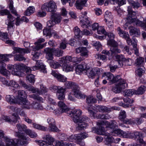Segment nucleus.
Wrapping results in <instances>:
<instances>
[{
  "label": "nucleus",
  "mask_w": 146,
  "mask_h": 146,
  "mask_svg": "<svg viewBox=\"0 0 146 146\" xmlns=\"http://www.w3.org/2000/svg\"><path fill=\"white\" fill-rule=\"evenodd\" d=\"M104 75L106 76V78L111 83L117 82L115 86L112 88V90L115 93H120L127 87L126 80L121 78L119 76L114 77L112 74L110 72L105 73Z\"/></svg>",
  "instance_id": "nucleus-1"
},
{
  "label": "nucleus",
  "mask_w": 146,
  "mask_h": 146,
  "mask_svg": "<svg viewBox=\"0 0 146 146\" xmlns=\"http://www.w3.org/2000/svg\"><path fill=\"white\" fill-rule=\"evenodd\" d=\"M88 110L89 113L90 115L93 117H95V113L93 110H98L99 112H110L111 111L115 110H120L119 108L115 106L112 107L110 108H108L104 106H98L95 105V106H92L91 105L89 106L87 108Z\"/></svg>",
  "instance_id": "nucleus-2"
},
{
  "label": "nucleus",
  "mask_w": 146,
  "mask_h": 146,
  "mask_svg": "<svg viewBox=\"0 0 146 146\" xmlns=\"http://www.w3.org/2000/svg\"><path fill=\"white\" fill-rule=\"evenodd\" d=\"M56 5L55 2L53 1H50L49 2L45 3L41 7V11H38L37 16L39 17H43L46 15V13L44 11L53 12L56 11Z\"/></svg>",
  "instance_id": "nucleus-3"
},
{
  "label": "nucleus",
  "mask_w": 146,
  "mask_h": 146,
  "mask_svg": "<svg viewBox=\"0 0 146 146\" xmlns=\"http://www.w3.org/2000/svg\"><path fill=\"white\" fill-rule=\"evenodd\" d=\"M107 44L111 46L110 51L104 50L102 51V53L108 55L109 58L111 59L113 57V54H116L121 52V50L117 47V44L115 40H109Z\"/></svg>",
  "instance_id": "nucleus-4"
},
{
  "label": "nucleus",
  "mask_w": 146,
  "mask_h": 146,
  "mask_svg": "<svg viewBox=\"0 0 146 146\" xmlns=\"http://www.w3.org/2000/svg\"><path fill=\"white\" fill-rule=\"evenodd\" d=\"M16 127L18 130V132L15 133V136L18 137L23 144H27L28 143V137L20 133L22 131H24L25 132V131L27 129V126L24 124L19 123L16 125Z\"/></svg>",
  "instance_id": "nucleus-5"
},
{
  "label": "nucleus",
  "mask_w": 146,
  "mask_h": 146,
  "mask_svg": "<svg viewBox=\"0 0 146 146\" xmlns=\"http://www.w3.org/2000/svg\"><path fill=\"white\" fill-rule=\"evenodd\" d=\"M19 83L24 88L29 91H32L33 93H36L39 95H41L45 94L47 91L46 88L42 85H40V90H39L38 89L35 88L33 86H30L27 85L21 79L19 80Z\"/></svg>",
  "instance_id": "nucleus-6"
},
{
  "label": "nucleus",
  "mask_w": 146,
  "mask_h": 146,
  "mask_svg": "<svg viewBox=\"0 0 146 146\" xmlns=\"http://www.w3.org/2000/svg\"><path fill=\"white\" fill-rule=\"evenodd\" d=\"M7 15L8 20L6 21V24L7 25L8 31H13V27L14 25L13 21L15 19L10 14L9 11L7 9L2 10L0 11V15Z\"/></svg>",
  "instance_id": "nucleus-7"
},
{
  "label": "nucleus",
  "mask_w": 146,
  "mask_h": 146,
  "mask_svg": "<svg viewBox=\"0 0 146 146\" xmlns=\"http://www.w3.org/2000/svg\"><path fill=\"white\" fill-rule=\"evenodd\" d=\"M13 50L14 51L13 52V54H15V53H18L21 54H16L15 57V60L19 61L25 60H26L25 58L23 56L22 54L28 53L30 52V50L28 49H26L19 47H14L13 48Z\"/></svg>",
  "instance_id": "nucleus-8"
},
{
  "label": "nucleus",
  "mask_w": 146,
  "mask_h": 146,
  "mask_svg": "<svg viewBox=\"0 0 146 146\" xmlns=\"http://www.w3.org/2000/svg\"><path fill=\"white\" fill-rule=\"evenodd\" d=\"M130 9V7H129L128 9L129 15L128 20L129 23L132 24L134 25H136L143 27L145 30L146 31V24L143 23L142 21L139 20L138 19H133L132 18V17L131 16V14H133V15H135L136 14V12L131 13V11H130L131 10Z\"/></svg>",
  "instance_id": "nucleus-9"
},
{
  "label": "nucleus",
  "mask_w": 146,
  "mask_h": 146,
  "mask_svg": "<svg viewBox=\"0 0 146 146\" xmlns=\"http://www.w3.org/2000/svg\"><path fill=\"white\" fill-rule=\"evenodd\" d=\"M62 18L60 15L56 13L52 14L51 17V19L47 23L48 27H52L56 24H58L60 23Z\"/></svg>",
  "instance_id": "nucleus-10"
},
{
  "label": "nucleus",
  "mask_w": 146,
  "mask_h": 146,
  "mask_svg": "<svg viewBox=\"0 0 146 146\" xmlns=\"http://www.w3.org/2000/svg\"><path fill=\"white\" fill-rule=\"evenodd\" d=\"M87 13L86 11L82 12L81 13V15L80 18V21L81 27L83 28H87L91 25L88 18L86 16Z\"/></svg>",
  "instance_id": "nucleus-11"
},
{
  "label": "nucleus",
  "mask_w": 146,
  "mask_h": 146,
  "mask_svg": "<svg viewBox=\"0 0 146 146\" xmlns=\"http://www.w3.org/2000/svg\"><path fill=\"white\" fill-rule=\"evenodd\" d=\"M67 113L69 116H73L72 120L74 122H78L79 119L82 118V117H80L82 114V111L79 109L75 110L73 111H68Z\"/></svg>",
  "instance_id": "nucleus-12"
},
{
  "label": "nucleus",
  "mask_w": 146,
  "mask_h": 146,
  "mask_svg": "<svg viewBox=\"0 0 146 146\" xmlns=\"http://www.w3.org/2000/svg\"><path fill=\"white\" fill-rule=\"evenodd\" d=\"M89 119L85 116H82V118L79 119L78 122H76L78 124L76 129L78 130H81L84 129L87 126V124L86 122L89 121Z\"/></svg>",
  "instance_id": "nucleus-13"
},
{
  "label": "nucleus",
  "mask_w": 146,
  "mask_h": 146,
  "mask_svg": "<svg viewBox=\"0 0 146 146\" xmlns=\"http://www.w3.org/2000/svg\"><path fill=\"white\" fill-rule=\"evenodd\" d=\"M88 134L85 133L75 135V142L80 145L83 146L85 144L82 140L88 137Z\"/></svg>",
  "instance_id": "nucleus-14"
},
{
  "label": "nucleus",
  "mask_w": 146,
  "mask_h": 146,
  "mask_svg": "<svg viewBox=\"0 0 146 146\" xmlns=\"http://www.w3.org/2000/svg\"><path fill=\"white\" fill-rule=\"evenodd\" d=\"M128 2H129V3L130 4V5H131V6H129L128 7L127 11L128 12V14L127 16V20L128 22L129 23V21H128V20L129 15V11H128V9H129V7H130V9H130L131 10L130 11H131V13H133V12H136V14H137V11H132V9H131V6H132L133 7V8H134V9H137L139 7L140 4L138 2H135L134 1H132L131 0H130ZM136 15H136H135L134 16V15H133V14H131V16L132 17V18L133 19H137V18H135L134 17L135 16V15Z\"/></svg>",
  "instance_id": "nucleus-15"
},
{
  "label": "nucleus",
  "mask_w": 146,
  "mask_h": 146,
  "mask_svg": "<svg viewBox=\"0 0 146 146\" xmlns=\"http://www.w3.org/2000/svg\"><path fill=\"white\" fill-rule=\"evenodd\" d=\"M125 39L128 45H131L133 46L135 54L137 56H138L139 50L137 47V40H135L134 38H133V40H131L129 36Z\"/></svg>",
  "instance_id": "nucleus-16"
},
{
  "label": "nucleus",
  "mask_w": 146,
  "mask_h": 146,
  "mask_svg": "<svg viewBox=\"0 0 146 146\" xmlns=\"http://www.w3.org/2000/svg\"><path fill=\"white\" fill-rule=\"evenodd\" d=\"M0 81L3 83V84L7 86H10L15 88H18L20 87L17 82L14 80H11L9 82L4 78L0 77Z\"/></svg>",
  "instance_id": "nucleus-17"
},
{
  "label": "nucleus",
  "mask_w": 146,
  "mask_h": 146,
  "mask_svg": "<svg viewBox=\"0 0 146 146\" xmlns=\"http://www.w3.org/2000/svg\"><path fill=\"white\" fill-rule=\"evenodd\" d=\"M98 124L103 125H105L106 127L111 129V131L117 127V124L115 121H112L111 123L106 121H102L101 122L98 123Z\"/></svg>",
  "instance_id": "nucleus-18"
},
{
  "label": "nucleus",
  "mask_w": 146,
  "mask_h": 146,
  "mask_svg": "<svg viewBox=\"0 0 146 146\" xmlns=\"http://www.w3.org/2000/svg\"><path fill=\"white\" fill-rule=\"evenodd\" d=\"M9 55L0 54V70L5 68L6 64L4 62L9 60Z\"/></svg>",
  "instance_id": "nucleus-19"
},
{
  "label": "nucleus",
  "mask_w": 146,
  "mask_h": 146,
  "mask_svg": "<svg viewBox=\"0 0 146 146\" xmlns=\"http://www.w3.org/2000/svg\"><path fill=\"white\" fill-rule=\"evenodd\" d=\"M13 116H14L15 119H11L9 117L7 116H3L2 117V119L5 120L6 122L9 123H15L17 121H19V120L20 119V118L17 114L14 113L13 114Z\"/></svg>",
  "instance_id": "nucleus-20"
},
{
  "label": "nucleus",
  "mask_w": 146,
  "mask_h": 146,
  "mask_svg": "<svg viewBox=\"0 0 146 146\" xmlns=\"http://www.w3.org/2000/svg\"><path fill=\"white\" fill-rule=\"evenodd\" d=\"M33 70H35L38 69H40L41 72L44 73H46L45 67L42 63L40 61H38L36 62V64L35 66L32 67Z\"/></svg>",
  "instance_id": "nucleus-21"
},
{
  "label": "nucleus",
  "mask_w": 146,
  "mask_h": 146,
  "mask_svg": "<svg viewBox=\"0 0 146 146\" xmlns=\"http://www.w3.org/2000/svg\"><path fill=\"white\" fill-rule=\"evenodd\" d=\"M131 137L132 138L135 137L137 140H139V143H141V146H146V144L143 141L142 139V135L141 133L138 132H135L133 135L131 134Z\"/></svg>",
  "instance_id": "nucleus-22"
},
{
  "label": "nucleus",
  "mask_w": 146,
  "mask_h": 146,
  "mask_svg": "<svg viewBox=\"0 0 146 146\" xmlns=\"http://www.w3.org/2000/svg\"><path fill=\"white\" fill-rule=\"evenodd\" d=\"M18 95L16 96L17 100V103H20L21 102L23 101L24 99H26L25 98L26 97V95L25 92L23 90H19L17 92Z\"/></svg>",
  "instance_id": "nucleus-23"
},
{
  "label": "nucleus",
  "mask_w": 146,
  "mask_h": 146,
  "mask_svg": "<svg viewBox=\"0 0 146 146\" xmlns=\"http://www.w3.org/2000/svg\"><path fill=\"white\" fill-rule=\"evenodd\" d=\"M54 48H46L44 49V52L46 54V58L48 60H52L53 59V55Z\"/></svg>",
  "instance_id": "nucleus-24"
},
{
  "label": "nucleus",
  "mask_w": 146,
  "mask_h": 146,
  "mask_svg": "<svg viewBox=\"0 0 146 146\" xmlns=\"http://www.w3.org/2000/svg\"><path fill=\"white\" fill-rule=\"evenodd\" d=\"M0 38L2 40L6 41V43L10 45H14L15 43L13 41L8 39L7 33L0 32Z\"/></svg>",
  "instance_id": "nucleus-25"
},
{
  "label": "nucleus",
  "mask_w": 146,
  "mask_h": 146,
  "mask_svg": "<svg viewBox=\"0 0 146 146\" xmlns=\"http://www.w3.org/2000/svg\"><path fill=\"white\" fill-rule=\"evenodd\" d=\"M143 121V120L141 118H137L134 120L126 119L123 121V122L127 124L136 123L137 125H139Z\"/></svg>",
  "instance_id": "nucleus-26"
},
{
  "label": "nucleus",
  "mask_w": 146,
  "mask_h": 146,
  "mask_svg": "<svg viewBox=\"0 0 146 146\" xmlns=\"http://www.w3.org/2000/svg\"><path fill=\"white\" fill-rule=\"evenodd\" d=\"M51 74L56 78L60 82H65L66 81V78L60 74H57L54 71H52Z\"/></svg>",
  "instance_id": "nucleus-27"
},
{
  "label": "nucleus",
  "mask_w": 146,
  "mask_h": 146,
  "mask_svg": "<svg viewBox=\"0 0 146 146\" xmlns=\"http://www.w3.org/2000/svg\"><path fill=\"white\" fill-rule=\"evenodd\" d=\"M106 134L105 135L106 139L105 143L107 145L111 146L110 144L113 142L114 138L112 137L111 134L109 133H106Z\"/></svg>",
  "instance_id": "nucleus-28"
},
{
  "label": "nucleus",
  "mask_w": 146,
  "mask_h": 146,
  "mask_svg": "<svg viewBox=\"0 0 146 146\" xmlns=\"http://www.w3.org/2000/svg\"><path fill=\"white\" fill-rule=\"evenodd\" d=\"M58 106L60 108V111L61 113L68 112V111L69 109L63 102L61 101L59 102Z\"/></svg>",
  "instance_id": "nucleus-29"
},
{
  "label": "nucleus",
  "mask_w": 146,
  "mask_h": 146,
  "mask_svg": "<svg viewBox=\"0 0 146 146\" xmlns=\"http://www.w3.org/2000/svg\"><path fill=\"white\" fill-rule=\"evenodd\" d=\"M78 88H75L72 90V92L74 96L76 98L79 99H83L85 98V96L82 94Z\"/></svg>",
  "instance_id": "nucleus-30"
},
{
  "label": "nucleus",
  "mask_w": 146,
  "mask_h": 146,
  "mask_svg": "<svg viewBox=\"0 0 146 146\" xmlns=\"http://www.w3.org/2000/svg\"><path fill=\"white\" fill-rule=\"evenodd\" d=\"M2 138L6 142V144L7 143L9 144V143H11V142L13 141V139H10L7 137L5 136L3 131L2 130H0V139H1ZM0 141H1L2 142V144L1 145V146H2L3 145V143L1 140H0Z\"/></svg>",
  "instance_id": "nucleus-31"
},
{
  "label": "nucleus",
  "mask_w": 146,
  "mask_h": 146,
  "mask_svg": "<svg viewBox=\"0 0 146 146\" xmlns=\"http://www.w3.org/2000/svg\"><path fill=\"white\" fill-rule=\"evenodd\" d=\"M65 82L64 86L66 88H71L73 90L75 88H79L78 85L76 83L69 81H66Z\"/></svg>",
  "instance_id": "nucleus-32"
},
{
  "label": "nucleus",
  "mask_w": 146,
  "mask_h": 146,
  "mask_svg": "<svg viewBox=\"0 0 146 146\" xmlns=\"http://www.w3.org/2000/svg\"><path fill=\"white\" fill-rule=\"evenodd\" d=\"M76 51L77 53H81L82 56H86L88 55V51L86 47H79L76 48Z\"/></svg>",
  "instance_id": "nucleus-33"
},
{
  "label": "nucleus",
  "mask_w": 146,
  "mask_h": 146,
  "mask_svg": "<svg viewBox=\"0 0 146 146\" xmlns=\"http://www.w3.org/2000/svg\"><path fill=\"white\" fill-rule=\"evenodd\" d=\"M86 2V0H77L75 5L77 9L81 10Z\"/></svg>",
  "instance_id": "nucleus-34"
},
{
  "label": "nucleus",
  "mask_w": 146,
  "mask_h": 146,
  "mask_svg": "<svg viewBox=\"0 0 146 146\" xmlns=\"http://www.w3.org/2000/svg\"><path fill=\"white\" fill-rule=\"evenodd\" d=\"M43 34L44 35L47 36H51L52 35H53L54 36L55 38H58L59 36L57 34L51 32L50 29H45L43 30Z\"/></svg>",
  "instance_id": "nucleus-35"
},
{
  "label": "nucleus",
  "mask_w": 146,
  "mask_h": 146,
  "mask_svg": "<svg viewBox=\"0 0 146 146\" xmlns=\"http://www.w3.org/2000/svg\"><path fill=\"white\" fill-rule=\"evenodd\" d=\"M13 95H7L6 97L7 101L10 103L11 104L17 103V100L16 98Z\"/></svg>",
  "instance_id": "nucleus-36"
},
{
  "label": "nucleus",
  "mask_w": 146,
  "mask_h": 146,
  "mask_svg": "<svg viewBox=\"0 0 146 146\" xmlns=\"http://www.w3.org/2000/svg\"><path fill=\"white\" fill-rule=\"evenodd\" d=\"M121 62H119V67L131 66L132 63V60L130 58L126 59L125 58V60L123 62H121Z\"/></svg>",
  "instance_id": "nucleus-37"
},
{
  "label": "nucleus",
  "mask_w": 146,
  "mask_h": 146,
  "mask_svg": "<svg viewBox=\"0 0 146 146\" xmlns=\"http://www.w3.org/2000/svg\"><path fill=\"white\" fill-rule=\"evenodd\" d=\"M47 61L49 64L50 66L54 69L57 68L61 66L58 62L52 60H48Z\"/></svg>",
  "instance_id": "nucleus-38"
},
{
  "label": "nucleus",
  "mask_w": 146,
  "mask_h": 146,
  "mask_svg": "<svg viewBox=\"0 0 146 146\" xmlns=\"http://www.w3.org/2000/svg\"><path fill=\"white\" fill-rule=\"evenodd\" d=\"M104 18L106 22H110L111 23L113 22L112 20L113 19L112 15L111 13L109 11H107L105 12Z\"/></svg>",
  "instance_id": "nucleus-39"
},
{
  "label": "nucleus",
  "mask_w": 146,
  "mask_h": 146,
  "mask_svg": "<svg viewBox=\"0 0 146 146\" xmlns=\"http://www.w3.org/2000/svg\"><path fill=\"white\" fill-rule=\"evenodd\" d=\"M117 30L119 36L124 38L125 39L129 36L128 32L121 30L119 27L117 28Z\"/></svg>",
  "instance_id": "nucleus-40"
},
{
  "label": "nucleus",
  "mask_w": 146,
  "mask_h": 146,
  "mask_svg": "<svg viewBox=\"0 0 146 146\" xmlns=\"http://www.w3.org/2000/svg\"><path fill=\"white\" fill-rule=\"evenodd\" d=\"M117 30L119 36L124 38L125 39L129 36L128 32L121 30L119 27L117 28Z\"/></svg>",
  "instance_id": "nucleus-41"
},
{
  "label": "nucleus",
  "mask_w": 146,
  "mask_h": 146,
  "mask_svg": "<svg viewBox=\"0 0 146 146\" xmlns=\"http://www.w3.org/2000/svg\"><path fill=\"white\" fill-rule=\"evenodd\" d=\"M117 30L119 36L124 38L125 39L129 36L128 32L121 30L119 27L117 28Z\"/></svg>",
  "instance_id": "nucleus-42"
},
{
  "label": "nucleus",
  "mask_w": 146,
  "mask_h": 146,
  "mask_svg": "<svg viewBox=\"0 0 146 146\" xmlns=\"http://www.w3.org/2000/svg\"><path fill=\"white\" fill-rule=\"evenodd\" d=\"M117 30L119 36L124 38L125 39L129 36L128 32L121 30L119 27L117 28Z\"/></svg>",
  "instance_id": "nucleus-43"
},
{
  "label": "nucleus",
  "mask_w": 146,
  "mask_h": 146,
  "mask_svg": "<svg viewBox=\"0 0 146 146\" xmlns=\"http://www.w3.org/2000/svg\"><path fill=\"white\" fill-rule=\"evenodd\" d=\"M72 58L69 56H67L65 57H63L59 59V61L60 63H68L72 61Z\"/></svg>",
  "instance_id": "nucleus-44"
},
{
  "label": "nucleus",
  "mask_w": 146,
  "mask_h": 146,
  "mask_svg": "<svg viewBox=\"0 0 146 146\" xmlns=\"http://www.w3.org/2000/svg\"><path fill=\"white\" fill-rule=\"evenodd\" d=\"M18 104L23 105V108L27 109H30L31 107V105L30 103L26 99H24L23 101Z\"/></svg>",
  "instance_id": "nucleus-45"
},
{
  "label": "nucleus",
  "mask_w": 146,
  "mask_h": 146,
  "mask_svg": "<svg viewBox=\"0 0 146 146\" xmlns=\"http://www.w3.org/2000/svg\"><path fill=\"white\" fill-rule=\"evenodd\" d=\"M31 107L34 109L38 110H43V108L42 105L38 102H34L31 104Z\"/></svg>",
  "instance_id": "nucleus-46"
},
{
  "label": "nucleus",
  "mask_w": 146,
  "mask_h": 146,
  "mask_svg": "<svg viewBox=\"0 0 146 146\" xmlns=\"http://www.w3.org/2000/svg\"><path fill=\"white\" fill-rule=\"evenodd\" d=\"M46 43H44L41 44H38L36 45L33 46L31 47L30 50H38L40 49H42L46 45Z\"/></svg>",
  "instance_id": "nucleus-47"
},
{
  "label": "nucleus",
  "mask_w": 146,
  "mask_h": 146,
  "mask_svg": "<svg viewBox=\"0 0 146 146\" xmlns=\"http://www.w3.org/2000/svg\"><path fill=\"white\" fill-rule=\"evenodd\" d=\"M75 35L76 37L79 38L82 36V31H80V29L77 27H76L74 29Z\"/></svg>",
  "instance_id": "nucleus-48"
},
{
  "label": "nucleus",
  "mask_w": 146,
  "mask_h": 146,
  "mask_svg": "<svg viewBox=\"0 0 146 146\" xmlns=\"http://www.w3.org/2000/svg\"><path fill=\"white\" fill-rule=\"evenodd\" d=\"M102 121L100 122H98L97 123V125L100 126L98 129L99 132H98V134L100 135H106V133H108L106 132L104 127L102 126H105V125H99V124H98V123L99 122H101Z\"/></svg>",
  "instance_id": "nucleus-49"
},
{
  "label": "nucleus",
  "mask_w": 146,
  "mask_h": 146,
  "mask_svg": "<svg viewBox=\"0 0 146 146\" xmlns=\"http://www.w3.org/2000/svg\"><path fill=\"white\" fill-rule=\"evenodd\" d=\"M25 133L32 138H35L37 136V134L35 132L29 129H27L25 131Z\"/></svg>",
  "instance_id": "nucleus-50"
},
{
  "label": "nucleus",
  "mask_w": 146,
  "mask_h": 146,
  "mask_svg": "<svg viewBox=\"0 0 146 146\" xmlns=\"http://www.w3.org/2000/svg\"><path fill=\"white\" fill-rule=\"evenodd\" d=\"M13 4V1L11 0H10L9 1V8L10 10L12 13L16 15H17V14L16 10L15 8L14 7Z\"/></svg>",
  "instance_id": "nucleus-51"
},
{
  "label": "nucleus",
  "mask_w": 146,
  "mask_h": 146,
  "mask_svg": "<svg viewBox=\"0 0 146 146\" xmlns=\"http://www.w3.org/2000/svg\"><path fill=\"white\" fill-rule=\"evenodd\" d=\"M33 127L38 130L43 131H46L47 130V127H45L44 126H42L40 125L33 123Z\"/></svg>",
  "instance_id": "nucleus-52"
},
{
  "label": "nucleus",
  "mask_w": 146,
  "mask_h": 146,
  "mask_svg": "<svg viewBox=\"0 0 146 146\" xmlns=\"http://www.w3.org/2000/svg\"><path fill=\"white\" fill-rule=\"evenodd\" d=\"M146 87L143 86H141L137 89V90H135V94L139 95L143 94L146 90Z\"/></svg>",
  "instance_id": "nucleus-53"
},
{
  "label": "nucleus",
  "mask_w": 146,
  "mask_h": 146,
  "mask_svg": "<svg viewBox=\"0 0 146 146\" xmlns=\"http://www.w3.org/2000/svg\"><path fill=\"white\" fill-rule=\"evenodd\" d=\"M46 141L49 145H51L54 141V139L52 136L48 135H46L45 137Z\"/></svg>",
  "instance_id": "nucleus-54"
},
{
  "label": "nucleus",
  "mask_w": 146,
  "mask_h": 146,
  "mask_svg": "<svg viewBox=\"0 0 146 146\" xmlns=\"http://www.w3.org/2000/svg\"><path fill=\"white\" fill-rule=\"evenodd\" d=\"M133 94H135V90L134 89L125 90L124 92V96H130Z\"/></svg>",
  "instance_id": "nucleus-55"
},
{
  "label": "nucleus",
  "mask_w": 146,
  "mask_h": 146,
  "mask_svg": "<svg viewBox=\"0 0 146 146\" xmlns=\"http://www.w3.org/2000/svg\"><path fill=\"white\" fill-rule=\"evenodd\" d=\"M0 73L3 76L6 77L7 78H9L10 75V72L6 68L0 70Z\"/></svg>",
  "instance_id": "nucleus-56"
},
{
  "label": "nucleus",
  "mask_w": 146,
  "mask_h": 146,
  "mask_svg": "<svg viewBox=\"0 0 146 146\" xmlns=\"http://www.w3.org/2000/svg\"><path fill=\"white\" fill-rule=\"evenodd\" d=\"M26 78L30 83L33 84H34L35 81V78L34 75L32 74H28Z\"/></svg>",
  "instance_id": "nucleus-57"
},
{
  "label": "nucleus",
  "mask_w": 146,
  "mask_h": 146,
  "mask_svg": "<svg viewBox=\"0 0 146 146\" xmlns=\"http://www.w3.org/2000/svg\"><path fill=\"white\" fill-rule=\"evenodd\" d=\"M129 31L130 33H132V34H134L135 35H138L140 33V32L138 29L133 27Z\"/></svg>",
  "instance_id": "nucleus-58"
},
{
  "label": "nucleus",
  "mask_w": 146,
  "mask_h": 146,
  "mask_svg": "<svg viewBox=\"0 0 146 146\" xmlns=\"http://www.w3.org/2000/svg\"><path fill=\"white\" fill-rule=\"evenodd\" d=\"M94 45L98 51H100L102 50V45L99 41L94 42Z\"/></svg>",
  "instance_id": "nucleus-59"
},
{
  "label": "nucleus",
  "mask_w": 146,
  "mask_h": 146,
  "mask_svg": "<svg viewBox=\"0 0 146 146\" xmlns=\"http://www.w3.org/2000/svg\"><path fill=\"white\" fill-rule=\"evenodd\" d=\"M73 70L74 67L73 66L68 64L65 65L63 69V70H64L66 72L72 71Z\"/></svg>",
  "instance_id": "nucleus-60"
},
{
  "label": "nucleus",
  "mask_w": 146,
  "mask_h": 146,
  "mask_svg": "<svg viewBox=\"0 0 146 146\" xmlns=\"http://www.w3.org/2000/svg\"><path fill=\"white\" fill-rule=\"evenodd\" d=\"M63 53V51L62 50H60L58 48L55 49L54 48V54L55 55L58 57L61 56L62 55Z\"/></svg>",
  "instance_id": "nucleus-61"
},
{
  "label": "nucleus",
  "mask_w": 146,
  "mask_h": 146,
  "mask_svg": "<svg viewBox=\"0 0 146 146\" xmlns=\"http://www.w3.org/2000/svg\"><path fill=\"white\" fill-rule=\"evenodd\" d=\"M48 129L50 131L58 132L59 130L56 126L55 123L48 126Z\"/></svg>",
  "instance_id": "nucleus-62"
},
{
  "label": "nucleus",
  "mask_w": 146,
  "mask_h": 146,
  "mask_svg": "<svg viewBox=\"0 0 146 146\" xmlns=\"http://www.w3.org/2000/svg\"><path fill=\"white\" fill-rule=\"evenodd\" d=\"M86 74L89 78H91L95 76L96 73L93 69H89L86 71Z\"/></svg>",
  "instance_id": "nucleus-63"
},
{
  "label": "nucleus",
  "mask_w": 146,
  "mask_h": 146,
  "mask_svg": "<svg viewBox=\"0 0 146 146\" xmlns=\"http://www.w3.org/2000/svg\"><path fill=\"white\" fill-rule=\"evenodd\" d=\"M144 61V59L139 57L137 58L135 61V64L137 66L142 65Z\"/></svg>",
  "instance_id": "nucleus-64"
}]
</instances>
